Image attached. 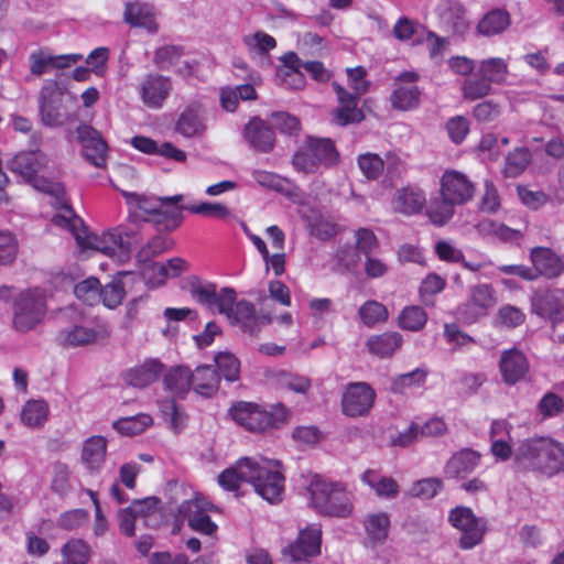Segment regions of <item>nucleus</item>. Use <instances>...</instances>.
Returning a JSON list of instances; mask_svg holds the SVG:
<instances>
[{
	"label": "nucleus",
	"mask_w": 564,
	"mask_h": 564,
	"mask_svg": "<svg viewBox=\"0 0 564 564\" xmlns=\"http://www.w3.org/2000/svg\"><path fill=\"white\" fill-rule=\"evenodd\" d=\"M192 296L202 305L225 315L230 324L240 326L243 332L256 335L260 329L254 305L246 300L236 302L237 293L232 288H223L219 292L214 283L195 284Z\"/></svg>",
	"instance_id": "obj_1"
},
{
	"label": "nucleus",
	"mask_w": 564,
	"mask_h": 564,
	"mask_svg": "<svg viewBox=\"0 0 564 564\" xmlns=\"http://www.w3.org/2000/svg\"><path fill=\"white\" fill-rule=\"evenodd\" d=\"M56 200L61 204V213L53 217V224L69 230L80 248L101 251L108 256H113L117 251L121 253L130 251L120 231L113 229L104 232L101 236L90 234L82 218L76 216L73 208L66 203L65 194L62 198H56Z\"/></svg>",
	"instance_id": "obj_2"
},
{
	"label": "nucleus",
	"mask_w": 564,
	"mask_h": 564,
	"mask_svg": "<svg viewBox=\"0 0 564 564\" xmlns=\"http://www.w3.org/2000/svg\"><path fill=\"white\" fill-rule=\"evenodd\" d=\"M307 491L310 505L323 516L347 518L352 512V495L343 482L314 475Z\"/></svg>",
	"instance_id": "obj_3"
},
{
	"label": "nucleus",
	"mask_w": 564,
	"mask_h": 564,
	"mask_svg": "<svg viewBox=\"0 0 564 564\" xmlns=\"http://www.w3.org/2000/svg\"><path fill=\"white\" fill-rule=\"evenodd\" d=\"M509 76V63L502 57H487L477 62L474 76L460 83L463 99L475 101L489 96L492 85H503Z\"/></svg>",
	"instance_id": "obj_4"
},
{
	"label": "nucleus",
	"mask_w": 564,
	"mask_h": 564,
	"mask_svg": "<svg viewBox=\"0 0 564 564\" xmlns=\"http://www.w3.org/2000/svg\"><path fill=\"white\" fill-rule=\"evenodd\" d=\"M47 164L48 156L40 150H34L22 151L15 154L8 162L7 166L12 173L20 176L35 189L55 198H62L64 195L63 184L39 175L41 171L47 167Z\"/></svg>",
	"instance_id": "obj_5"
},
{
	"label": "nucleus",
	"mask_w": 564,
	"mask_h": 564,
	"mask_svg": "<svg viewBox=\"0 0 564 564\" xmlns=\"http://www.w3.org/2000/svg\"><path fill=\"white\" fill-rule=\"evenodd\" d=\"M228 412L236 424L254 433L279 429L286 423L289 417V410L282 403L264 409L257 403L238 401L230 406Z\"/></svg>",
	"instance_id": "obj_6"
},
{
	"label": "nucleus",
	"mask_w": 564,
	"mask_h": 564,
	"mask_svg": "<svg viewBox=\"0 0 564 564\" xmlns=\"http://www.w3.org/2000/svg\"><path fill=\"white\" fill-rule=\"evenodd\" d=\"M516 458L553 476L564 469V445L547 437L525 440L517 448Z\"/></svg>",
	"instance_id": "obj_7"
},
{
	"label": "nucleus",
	"mask_w": 564,
	"mask_h": 564,
	"mask_svg": "<svg viewBox=\"0 0 564 564\" xmlns=\"http://www.w3.org/2000/svg\"><path fill=\"white\" fill-rule=\"evenodd\" d=\"M339 154L329 138L307 137L304 145L295 152L292 164L299 172L315 173L321 166L337 164Z\"/></svg>",
	"instance_id": "obj_8"
},
{
	"label": "nucleus",
	"mask_w": 564,
	"mask_h": 564,
	"mask_svg": "<svg viewBox=\"0 0 564 564\" xmlns=\"http://www.w3.org/2000/svg\"><path fill=\"white\" fill-rule=\"evenodd\" d=\"M250 484L256 492L270 503H278L284 494L285 477L281 463L262 456L253 457Z\"/></svg>",
	"instance_id": "obj_9"
},
{
	"label": "nucleus",
	"mask_w": 564,
	"mask_h": 564,
	"mask_svg": "<svg viewBox=\"0 0 564 564\" xmlns=\"http://www.w3.org/2000/svg\"><path fill=\"white\" fill-rule=\"evenodd\" d=\"M46 314V295L41 289L28 290L14 302L13 325L26 333L39 325Z\"/></svg>",
	"instance_id": "obj_10"
},
{
	"label": "nucleus",
	"mask_w": 564,
	"mask_h": 564,
	"mask_svg": "<svg viewBox=\"0 0 564 564\" xmlns=\"http://www.w3.org/2000/svg\"><path fill=\"white\" fill-rule=\"evenodd\" d=\"M39 113L43 126L61 128L67 121L63 106V90L56 80H45L39 96Z\"/></svg>",
	"instance_id": "obj_11"
},
{
	"label": "nucleus",
	"mask_w": 564,
	"mask_h": 564,
	"mask_svg": "<svg viewBox=\"0 0 564 564\" xmlns=\"http://www.w3.org/2000/svg\"><path fill=\"white\" fill-rule=\"evenodd\" d=\"M141 102L151 110L162 109L173 90L172 78L159 73L144 74L135 87Z\"/></svg>",
	"instance_id": "obj_12"
},
{
	"label": "nucleus",
	"mask_w": 564,
	"mask_h": 564,
	"mask_svg": "<svg viewBox=\"0 0 564 564\" xmlns=\"http://www.w3.org/2000/svg\"><path fill=\"white\" fill-rule=\"evenodd\" d=\"M448 520L453 527L462 532L460 549L470 550L481 542L486 530V521L477 518L470 508H454L449 512Z\"/></svg>",
	"instance_id": "obj_13"
},
{
	"label": "nucleus",
	"mask_w": 564,
	"mask_h": 564,
	"mask_svg": "<svg viewBox=\"0 0 564 564\" xmlns=\"http://www.w3.org/2000/svg\"><path fill=\"white\" fill-rule=\"evenodd\" d=\"M420 75L415 72H403L394 78L389 97L390 105L399 111H411L419 108L422 90L417 86Z\"/></svg>",
	"instance_id": "obj_14"
},
{
	"label": "nucleus",
	"mask_w": 564,
	"mask_h": 564,
	"mask_svg": "<svg viewBox=\"0 0 564 564\" xmlns=\"http://www.w3.org/2000/svg\"><path fill=\"white\" fill-rule=\"evenodd\" d=\"M376 398V391L369 383L350 382L343 393V413L349 417L364 416L372 409Z\"/></svg>",
	"instance_id": "obj_15"
},
{
	"label": "nucleus",
	"mask_w": 564,
	"mask_h": 564,
	"mask_svg": "<svg viewBox=\"0 0 564 564\" xmlns=\"http://www.w3.org/2000/svg\"><path fill=\"white\" fill-rule=\"evenodd\" d=\"M531 310L538 316L549 319L553 326L564 322V291L554 289L534 292Z\"/></svg>",
	"instance_id": "obj_16"
},
{
	"label": "nucleus",
	"mask_w": 564,
	"mask_h": 564,
	"mask_svg": "<svg viewBox=\"0 0 564 564\" xmlns=\"http://www.w3.org/2000/svg\"><path fill=\"white\" fill-rule=\"evenodd\" d=\"M441 26L453 36L464 37L469 31L466 8L457 0H442L436 9Z\"/></svg>",
	"instance_id": "obj_17"
},
{
	"label": "nucleus",
	"mask_w": 564,
	"mask_h": 564,
	"mask_svg": "<svg viewBox=\"0 0 564 564\" xmlns=\"http://www.w3.org/2000/svg\"><path fill=\"white\" fill-rule=\"evenodd\" d=\"M496 303L494 288L490 284L481 283L469 289L468 302L459 307V312L468 322H476L486 316Z\"/></svg>",
	"instance_id": "obj_18"
},
{
	"label": "nucleus",
	"mask_w": 564,
	"mask_h": 564,
	"mask_svg": "<svg viewBox=\"0 0 564 564\" xmlns=\"http://www.w3.org/2000/svg\"><path fill=\"white\" fill-rule=\"evenodd\" d=\"M76 134L85 159L97 167L104 166L108 148L100 133L91 126L82 123L77 127Z\"/></svg>",
	"instance_id": "obj_19"
},
{
	"label": "nucleus",
	"mask_w": 564,
	"mask_h": 564,
	"mask_svg": "<svg viewBox=\"0 0 564 564\" xmlns=\"http://www.w3.org/2000/svg\"><path fill=\"white\" fill-rule=\"evenodd\" d=\"M474 184L462 172L455 170L445 171L441 177L442 195L456 205L469 202L474 196Z\"/></svg>",
	"instance_id": "obj_20"
},
{
	"label": "nucleus",
	"mask_w": 564,
	"mask_h": 564,
	"mask_svg": "<svg viewBox=\"0 0 564 564\" xmlns=\"http://www.w3.org/2000/svg\"><path fill=\"white\" fill-rule=\"evenodd\" d=\"M205 113L197 101L189 102L175 121V131L184 138L202 137L206 131Z\"/></svg>",
	"instance_id": "obj_21"
},
{
	"label": "nucleus",
	"mask_w": 564,
	"mask_h": 564,
	"mask_svg": "<svg viewBox=\"0 0 564 564\" xmlns=\"http://www.w3.org/2000/svg\"><path fill=\"white\" fill-rule=\"evenodd\" d=\"M530 369L525 355L518 348L503 350L499 360V370L503 382L513 386L523 380Z\"/></svg>",
	"instance_id": "obj_22"
},
{
	"label": "nucleus",
	"mask_w": 564,
	"mask_h": 564,
	"mask_svg": "<svg viewBox=\"0 0 564 564\" xmlns=\"http://www.w3.org/2000/svg\"><path fill=\"white\" fill-rule=\"evenodd\" d=\"M129 208V219L132 223L148 221L154 224L161 197L123 192Z\"/></svg>",
	"instance_id": "obj_23"
},
{
	"label": "nucleus",
	"mask_w": 564,
	"mask_h": 564,
	"mask_svg": "<svg viewBox=\"0 0 564 564\" xmlns=\"http://www.w3.org/2000/svg\"><path fill=\"white\" fill-rule=\"evenodd\" d=\"M182 200L183 195L181 194L161 197V205L154 218V225L159 230L173 231L180 227L183 221V210H186L187 207L180 204Z\"/></svg>",
	"instance_id": "obj_24"
},
{
	"label": "nucleus",
	"mask_w": 564,
	"mask_h": 564,
	"mask_svg": "<svg viewBox=\"0 0 564 564\" xmlns=\"http://www.w3.org/2000/svg\"><path fill=\"white\" fill-rule=\"evenodd\" d=\"M481 455L471 449L463 448L454 453L444 466V474L451 479H466L480 464Z\"/></svg>",
	"instance_id": "obj_25"
},
{
	"label": "nucleus",
	"mask_w": 564,
	"mask_h": 564,
	"mask_svg": "<svg viewBox=\"0 0 564 564\" xmlns=\"http://www.w3.org/2000/svg\"><path fill=\"white\" fill-rule=\"evenodd\" d=\"M530 258L535 270V280L543 275L549 279L560 276L564 271V262L550 248L534 247L531 249Z\"/></svg>",
	"instance_id": "obj_26"
},
{
	"label": "nucleus",
	"mask_w": 564,
	"mask_h": 564,
	"mask_svg": "<svg viewBox=\"0 0 564 564\" xmlns=\"http://www.w3.org/2000/svg\"><path fill=\"white\" fill-rule=\"evenodd\" d=\"M83 58L82 54L51 55L43 51L30 54V72L32 75L42 76L48 68H67Z\"/></svg>",
	"instance_id": "obj_27"
},
{
	"label": "nucleus",
	"mask_w": 564,
	"mask_h": 564,
	"mask_svg": "<svg viewBox=\"0 0 564 564\" xmlns=\"http://www.w3.org/2000/svg\"><path fill=\"white\" fill-rule=\"evenodd\" d=\"M178 513L187 520L188 525L199 533L213 534L217 530V524L212 521L210 517L206 513L203 501L186 500L180 508Z\"/></svg>",
	"instance_id": "obj_28"
},
{
	"label": "nucleus",
	"mask_w": 564,
	"mask_h": 564,
	"mask_svg": "<svg viewBox=\"0 0 564 564\" xmlns=\"http://www.w3.org/2000/svg\"><path fill=\"white\" fill-rule=\"evenodd\" d=\"M322 531L319 525H311L302 530L294 544L290 545V554L296 562L313 557L321 552Z\"/></svg>",
	"instance_id": "obj_29"
},
{
	"label": "nucleus",
	"mask_w": 564,
	"mask_h": 564,
	"mask_svg": "<svg viewBox=\"0 0 564 564\" xmlns=\"http://www.w3.org/2000/svg\"><path fill=\"white\" fill-rule=\"evenodd\" d=\"M164 368L159 359L148 358L142 364L129 369L124 375V381L132 387L145 388L159 379Z\"/></svg>",
	"instance_id": "obj_30"
},
{
	"label": "nucleus",
	"mask_w": 564,
	"mask_h": 564,
	"mask_svg": "<svg viewBox=\"0 0 564 564\" xmlns=\"http://www.w3.org/2000/svg\"><path fill=\"white\" fill-rule=\"evenodd\" d=\"M245 138L251 148L263 153L272 151L275 143L274 131L258 118L246 126Z\"/></svg>",
	"instance_id": "obj_31"
},
{
	"label": "nucleus",
	"mask_w": 564,
	"mask_h": 564,
	"mask_svg": "<svg viewBox=\"0 0 564 564\" xmlns=\"http://www.w3.org/2000/svg\"><path fill=\"white\" fill-rule=\"evenodd\" d=\"M253 457H242L235 466L229 467L221 471L218 476V484L221 488L228 491H236L239 489L241 482H249L252 477Z\"/></svg>",
	"instance_id": "obj_32"
},
{
	"label": "nucleus",
	"mask_w": 564,
	"mask_h": 564,
	"mask_svg": "<svg viewBox=\"0 0 564 564\" xmlns=\"http://www.w3.org/2000/svg\"><path fill=\"white\" fill-rule=\"evenodd\" d=\"M97 338V332L82 323H74L61 328L56 336V341L62 347H79L94 343Z\"/></svg>",
	"instance_id": "obj_33"
},
{
	"label": "nucleus",
	"mask_w": 564,
	"mask_h": 564,
	"mask_svg": "<svg viewBox=\"0 0 564 564\" xmlns=\"http://www.w3.org/2000/svg\"><path fill=\"white\" fill-rule=\"evenodd\" d=\"M392 204L401 214L415 215L426 205L425 193L419 187H403L397 191Z\"/></svg>",
	"instance_id": "obj_34"
},
{
	"label": "nucleus",
	"mask_w": 564,
	"mask_h": 564,
	"mask_svg": "<svg viewBox=\"0 0 564 564\" xmlns=\"http://www.w3.org/2000/svg\"><path fill=\"white\" fill-rule=\"evenodd\" d=\"M107 454V440L104 436L95 435L84 442L82 460L90 473H99L102 468Z\"/></svg>",
	"instance_id": "obj_35"
},
{
	"label": "nucleus",
	"mask_w": 564,
	"mask_h": 564,
	"mask_svg": "<svg viewBox=\"0 0 564 564\" xmlns=\"http://www.w3.org/2000/svg\"><path fill=\"white\" fill-rule=\"evenodd\" d=\"M511 18L505 9H492L484 14L476 25L478 35L490 37L503 33L510 25Z\"/></svg>",
	"instance_id": "obj_36"
},
{
	"label": "nucleus",
	"mask_w": 564,
	"mask_h": 564,
	"mask_svg": "<svg viewBox=\"0 0 564 564\" xmlns=\"http://www.w3.org/2000/svg\"><path fill=\"white\" fill-rule=\"evenodd\" d=\"M242 43L252 58H261L263 65L271 64L269 53L276 47V41L273 36L263 31H257L245 35Z\"/></svg>",
	"instance_id": "obj_37"
},
{
	"label": "nucleus",
	"mask_w": 564,
	"mask_h": 564,
	"mask_svg": "<svg viewBox=\"0 0 564 564\" xmlns=\"http://www.w3.org/2000/svg\"><path fill=\"white\" fill-rule=\"evenodd\" d=\"M193 381V372L188 367L174 366L163 375V386L173 395L183 398L188 393Z\"/></svg>",
	"instance_id": "obj_38"
},
{
	"label": "nucleus",
	"mask_w": 564,
	"mask_h": 564,
	"mask_svg": "<svg viewBox=\"0 0 564 564\" xmlns=\"http://www.w3.org/2000/svg\"><path fill=\"white\" fill-rule=\"evenodd\" d=\"M403 343L402 336L398 332H384L378 335H371L366 347L368 351L379 358L391 357Z\"/></svg>",
	"instance_id": "obj_39"
},
{
	"label": "nucleus",
	"mask_w": 564,
	"mask_h": 564,
	"mask_svg": "<svg viewBox=\"0 0 564 564\" xmlns=\"http://www.w3.org/2000/svg\"><path fill=\"white\" fill-rule=\"evenodd\" d=\"M123 18L131 26L143 28L150 33H155L159 30L154 15L147 4L139 2L126 3Z\"/></svg>",
	"instance_id": "obj_40"
},
{
	"label": "nucleus",
	"mask_w": 564,
	"mask_h": 564,
	"mask_svg": "<svg viewBox=\"0 0 564 564\" xmlns=\"http://www.w3.org/2000/svg\"><path fill=\"white\" fill-rule=\"evenodd\" d=\"M252 178L262 187L273 189L286 197H294L299 194V187L290 180L282 177L275 173L254 170Z\"/></svg>",
	"instance_id": "obj_41"
},
{
	"label": "nucleus",
	"mask_w": 564,
	"mask_h": 564,
	"mask_svg": "<svg viewBox=\"0 0 564 564\" xmlns=\"http://www.w3.org/2000/svg\"><path fill=\"white\" fill-rule=\"evenodd\" d=\"M361 480L380 498L394 499L399 495L400 487L398 482L393 478L382 476L376 470H366L361 476Z\"/></svg>",
	"instance_id": "obj_42"
},
{
	"label": "nucleus",
	"mask_w": 564,
	"mask_h": 564,
	"mask_svg": "<svg viewBox=\"0 0 564 564\" xmlns=\"http://www.w3.org/2000/svg\"><path fill=\"white\" fill-rule=\"evenodd\" d=\"M427 371L416 368L410 372L397 375L391 378L390 391L394 394H406L424 386Z\"/></svg>",
	"instance_id": "obj_43"
},
{
	"label": "nucleus",
	"mask_w": 564,
	"mask_h": 564,
	"mask_svg": "<svg viewBox=\"0 0 564 564\" xmlns=\"http://www.w3.org/2000/svg\"><path fill=\"white\" fill-rule=\"evenodd\" d=\"M219 375L212 366L197 367L193 373L192 387L204 397H212L218 389Z\"/></svg>",
	"instance_id": "obj_44"
},
{
	"label": "nucleus",
	"mask_w": 564,
	"mask_h": 564,
	"mask_svg": "<svg viewBox=\"0 0 564 564\" xmlns=\"http://www.w3.org/2000/svg\"><path fill=\"white\" fill-rule=\"evenodd\" d=\"M62 560L57 564H88L91 549L82 539H70L61 547Z\"/></svg>",
	"instance_id": "obj_45"
},
{
	"label": "nucleus",
	"mask_w": 564,
	"mask_h": 564,
	"mask_svg": "<svg viewBox=\"0 0 564 564\" xmlns=\"http://www.w3.org/2000/svg\"><path fill=\"white\" fill-rule=\"evenodd\" d=\"M358 317L364 326L373 328L389 319V311L381 302L368 300L358 308Z\"/></svg>",
	"instance_id": "obj_46"
},
{
	"label": "nucleus",
	"mask_w": 564,
	"mask_h": 564,
	"mask_svg": "<svg viewBox=\"0 0 564 564\" xmlns=\"http://www.w3.org/2000/svg\"><path fill=\"white\" fill-rule=\"evenodd\" d=\"M455 203L449 202L442 193L432 197L426 207V216L435 226H444L454 215Z\"/></svg>",
	"instance_id": "obj_47"
},
{
	"label": "nucleus",
	"mask_w": 564,
	"mask_h": 564,
	"mask_svg": "<svg viewBox=\"0 0 564 564\" xmlns=\"http://www.w3.org/2000/svg\"><path fill=\"white\" fill-rule=\"evenodd\" d=\"M48 415V405L43 400L28 401L21 412V421L29 427L42 426Z\"/></svg>",
	"instance_id": "obj_48"
},
{
	"label": "nucleus",
	"mask_w": 564,
	"mask_h": 564,
	"mask_svg": "<svg viewBox=\"0 0 564 564\" xmlns=\"http://www.w3.org/2000/svg\"><path fill=\"white\" fill-rule=\"evenodd\" d=\"M426 322V312L417 305L405 306L398 317L399 327L410 332L421 330L425 326Z\"/></svg>",
	"instance_id": "obj_49"
},
{
	"label": "nucleus",
	"mask_w": 564,
	"mask_h": 564,
	"mask_svg": "<svg viewBox=\"0 0 564 564\" xmlns=\"http://www.w3.org/2000/svg\"><path fill=\"white\" fill-rule=\"evenodd\" d=\"M151 424L152 417L149 414L140 413L117 420L113 423V429L122 435L133 436L144 432Z\"/></svg>",
	"instance_id": "obj_50"
},
{
	"label": "nucleus",
	"mask_w": 564,
	"mask_h": 564,
	"mask_svg": "<svg viewBox=\"0 0 564 564\" xmlns=\"http://www.w3.org/2000/svg\"><path fill=\"white\" fill-rule=\"evenodd\" d=\"M531 153L527 148H518L506 158L503 173L507 177H517L529 165Z\"/></svg>",
	"instance_id": "obj_51"
},
{
	"label": "nucleus",
	"mask_w": 564,
	"mask_h": 564,
	"mask_svg": "<svg viewBox=\"0 0 564 564\" xmlns=\"http://www.w3.org/2000/svg\"><path fill=\"white\" fill-rule=\"evenodd\" d=\"M442 479L437 477H429L413 482L408 491V495L413 498L430 500L434 498L442 490Z\"/></svg>",
	"instance_id": "obj_52"
},
{
	"label": "nucleus",
	"mask_w": 564,
	"mask_h": 564,
	"mask_svg": "<svg viewBox=\"0 0 564 564\" xmlns=\"http://www.w3.org/2000/svg\"><path fill=\"white\" fill-rule=\"evenodd\" d=\"M389 525L390 519L386 512L370 514L365 521L366 532L373 542L386 540Z\"/></svg>",
	"instance_id": "obj_53"
},
{
	"label": "nucleus",
	"mask_w": 564,
	"mask_h": 564,
	"mask_svg": "<svg viewBox=\"0 0 564 564\" xmlns=\"http://www.w3.org/2000/svg\"><path fill=\"white\" fill-rule=\"evenodd\" d=\"M186 268L185 260L181 258H172L166 264L152 262L148 265L144 274L151 271L154 275H158L159 283H163L169 276H178Z\"/></svg>",
	"instance_id": "obj_54"
},
{
	"label": "nucleus",
	"mask_w": 564,
	"mask_h": 564,
	"mask_svg": "<svg viewBox=\"0 0 564 564\" xmlns=\"http://www.w3.org/2000/svg\"><path fill=\"white\" fill-rule=\"evenodd\" d=\"M215 362L219 377L223 376L230 382L239 379L240 362L235 355L230 352H218L215 356Z\"/></svg>",
	"instance_id": "obj_55"
},
{
	"label": "nucleus",
	"mask_w": 564,
	"mask_h": 564,
	"mask_svg": "<svg viewBox=\"0 0 564 564\" xmlns=\"http://www.w3.org/2000/svg\"><path fill=\"white\" fill-rule=\"evenodd\" d=\"M124 286L120 279H112L99 291V296L105 306L115 308L121 304L124 297Z\"/></svg>",
	"instance_id": "obj_56"
},
{
	"label": "nucleus",
	"mask_w": 564,
	"mask_h": 564,
	"mask_svg": "<svg viewBox=\"0 0 564 564\" xmlns=\"http://www.w3.org/2000/svg\"><path fill=\"white\" fill-rule=\"evenodd\" d=\"M183 54L181 46L165 45L155 51L153 62L158 68L166 70L178 63Z\"/></svg>",
	"instance_id": "obj_57"
},
{
	"label": "nucleus",
	"mask_w": 564,
	"mask_h": 564,
	"mask_svg": "<svg viewBox=\"0 0 564 564\" xmlns=\"http://www.w3.org/2000/svg\"><path fill=\"white\" fill-rule=\"evenodd\" d=\"M186 210L195 215L226 219L231 216V212L227 205L223 203L203 202L196 205H189Z\"/></svg>",
	"instance_id": "obj_58"
},
{
	"label": "nucleus",
	"mask_w": 564,
	"mask_h": 564,
	"mask_svg": "<svg viewBox=\"0 0 564 564\" xmlns=\"http://www.w3.org/2000/svg\"><path fill=\"white\" fill-rule=\"evenodd\" d=\"M524 319L525 315L520 308L507 304L499 308L496 324L503 328H516L520 326Z\"/></svg>",
	"instance_id": "obj_59"
},
{
	"label": "nucleus",
	"mask_w": 564,
	"mask_h": 564,
	"mask_svg": "<svg viewBox=\"0 0 564 564\" xmlns=\"http://www.w3.org/2000/svg\"><path fill=\"white\" fill-rule=\"evenodd\" d=\"M170 246L171 243L165 237L155 236L138 251L137 260L142 263H148L152 258L166 251Z\"/></svg>",
	"instance_id": "obj_60"
},
{
	"label": "nucleus",
	"mask_w": 564,
	"mask_h": 564,
	"mask_svg": "<svg viewBox=\"0 0 564 564\" xmlns=\"http://www.w3.org/2000/svg\"><path fill=\"white\" fill-rule=\"evenodd\" d=\"M358 165L362 174L368 180H377L384 169L382 159L378 154L373 153L360 154L358 158Z\"/></svg>",
	"instance_id": "obj_61"
},
{
	"label": "nucleus",
	"mask_w": 564,
	"mask_h": 564,
	"mask_svg": "<svg viewBox=\"0 0 564 564\" xmlns=\"http://www.w3.org/2000/svg\"><path fill=\"white\" fill-rule=\"evenodd\" d=\"M272 127L282 133L296 134L300 131V120L288 112H273L270 118Z\"/></svg>",
	"instance_id": "obj_62"
},
{
	"label": "nucleus",
	"mask_w": 564,
	"mask_h": 564,
	"mask_svg": "<svg viewBox=\"0 0 564 564\" xmlns=\"http://www.w3.org/2000/svg\"><path fill=\"white\" fill-rule=\"evenodd\" d=\"M88 512L84 509H74L62 513L57 519V527L73 531L84 525L88 520Z\"/></svg>",
	"instance_id": "obj_63"
},
{
	"label": "nucleus",
	"mask_w": 564,
	"mask_h": 564,
	"mask_svg": "<svg viewBox=\"0 0 564 564\" xmlns=\"http://www.w3.org/2000/svg\"><path fill=\"white\" fill-rule=\"evenodd\" d=\"M538 410L544 417L556 416L564 411V399L553 392H547L540 400Z\"/></svg>",
	"instance_id": "obj_64"
}]
</instances>
